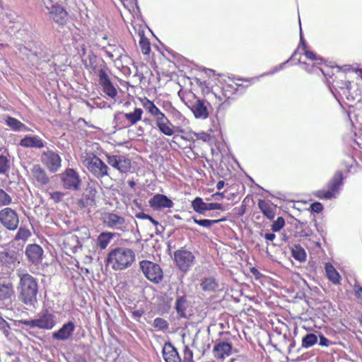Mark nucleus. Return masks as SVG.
Wrapping results in <instances>:
<instances>
[{
	"mask_svg": "<svg viewBox=\"0 0 362 362\" xmlns=\"http://www.w3.org/2000/svg\"><path fill=\"white\" fill-rule=\"evenodd\" d=\"M19 298L28 305H34L37 302V294L38 293V284L37 279L28 273L18 272Z\"/></svg>",
	"mask_w": 362,
	"mask_h": 362,
	"instance_id": "obj_1",
	"label": "nucleus"
},
{
	"mask_svg": "<svg viewBox=\"0 0 362 362\" xmlns=\"http://www.w3.org/2000/svg\"><path fill=\"white\" fill-rule=\"evenodd\" d=\"M135 258V253L132 249L118 247L109 252L107 262L114 270L121 271L129 267Z\"/></svg>",
	"mask_w": 362,
	"mask_h": 362,
	"instance_id": "obj_2",
	"label": "nucleus"
},
{
	"mask_svg": "<svg viewBox=\"0 0 362 362\" xmlns=\"http://www.w3.org/2000/svg\"><path fill=\"white\" fill-rule=\"evenodd\" d=\"M81 162L88 170L95 177L102 178L108 175V166L93 153H85L81 156Z\"/></svg>",
	"mask_w": 362,
	"mask_h": 362,
	"instance_id": "obj_3",
	"label": "nucleus"
},
{
	"mask_svg": "<svg viewBox=\"0 0 362 362\" xmlns=\"http://www.w3.org/2000/svg\"><path fill=\"white\" fill-rule=\"evenodd\" d=\"M103 225L111 230L122 233L129 231V221L125 217L115 211L104 212L101 218Z\"/></svg>",
	"mask_w": 362,
	"mask_h": 362,
	"instance_id": "obj_4",
	"label": "nucleus"
},
{
	"mask_svg": "<svg viewBox=\"0 0 362 362\" xmlns=\"http://www.w3.org/2000/svg\"><path fill=\"white\" fill-rule=\"evenodd\" d=\"M64 189L71 191H79L82 180L79 173L73 168H66L59 175Z\"/></svg>",
	"mask_w": 362,
	"mask_h": 362,
	"instance_id": "obj_5",
	"label": "nucleus"
},
{
	"mask_svg": "<svg viewBox=\"0 0 362 362\" xmlns=\"http://www.w3.org/2000/svg\"><path fill=\"white\" fill-rule=\"evenodd\" d=\"M139 265L144 275L149 281L158 284L163 279V270L158 264L148 260H142L139 262Z\"/></svg>",
	"mask_w": 362,
	"mask_h": 362,
	"instance_id": "obj_6",
	"label": "nucleus"
},
{
	"mask_svg": "<svg viewBox=\"0 0 362 362\" xmlns=\"http://www.w3.org/2000/svg\"><path fill=\"white\" fill-rule=\"evenodd\" d=\"M0 223L7 230H16L19 224L17 212L9 207L1 209L0 211Z\"/></svg>",
	"mask_w": 362,
	"mask_h": 362,
	"instance_id": "obj_7",
	"label": "nucleus"
},
{
	"mask_svg": "<svg viewBox=\"0 0 362 362\" xmlns=\"http://www.w3.org/2000/svg\"><path fill=\"white\" fill-rule=\"evenodd\" d=\"M30 179L37 187H42L48 185L51 178L47 171L40 164H35L30 170Z\"/></svg>",
	"mask_w": 362,
	"mask_h": 362,
	"instance_id": "obj_8",
	"label": "nucleus"
},
{
	"mask_svg": "<svg viewBox=\"0 0 362 362\" xmlns=\"http://www.w3.org/2000/svg\"><path fill=\"white\" fill-rule=\"evenodd\" d=\"M40 160L51 173H56L62 165V159L59 155L49 149L42 152Z\"/></svg>",
	"mask_w": 362,
	"mask_h": 362,
	"instance_id": "obj_9",
	"label": "nucleus"
},
{
	"mask_svg": "<svg viewBox=\"0 0 362 362\" xmlns=\"http://www.w3.org/2000/svg\"><path fill=\"white\" fill-rule=\"evenodd\" d=\"M175 261L178 268L182 272H187L194 262V255L190 251L181 249L175 252Z\"/></svg>",
	"mask_w": 362,
	"mask_h": 362,
	"instance_id": "obj_10",
	"label": "nucleus"
},
{
	"mask_svg": "<svg viewBox=\"0 0 362 362\" xmlns=\"http://www.w3.org/2000/svg\"><path fill=\"white\" fill-rule=\"evenodd\" d=\"M107 162L120 173H127L131 169V160L124 156L106 154Z\"/></svg>",
	"mask_w": 362,
	"mask_h": 362,
	"instance_id": "obj_11",
	"label": "nucleus"
},
{
	"mask_svg": "<svg viewBox=\"0 0 362 362\" xmlns=\"http://www.w3.org/2000/svg\"><path fill=\"white\" fill-rule=\"evenodd\" d=\"M190 307L191 303L188 300L187 296L183 292H179L177 291L175 293L174 308L176 310L177 317L180 318H187Z\"/></svg>",
	"mask_w": 362,
	"mask_h": 362,
	"instance_id": "obj_12",
	"label": "nucleus"
},
{
	"mask_svg": "<svg viewBox=\"0 0 362 362\" xmlns=\"http://www.w3.org/2000/svg\"><path fill=\"white\" fill-rule=\"evenodd\" d=\"M341 181L342 173L341 172H337L328 185V190H318L315 193V195L320 199H331L334 196L335 192L339 188L341 185Z\"/></svg>",
	"mask_w": 362,
	"mask_h": 362,
	"instance_id": "obj_13",
	"label": "nucleus"
},
{
	"mask_svg": "<svg viewBox=\"0 0 362 362\" xmlns=\"http://www.w3.org/2000/svg\"><path fill=\"white\" fill-rule=\"evenodd\" d=\"M99 83L102 86L103 91L110 98H114L117 94L116 88L112 85L110 79L107 74L105 67L98 71Z\"/></svg>",
	"mask_w": 362,
	"mask_h": 362,
	"instance_id": "obj_14",
	"label": "nucleus"
},
{
	"mask_svg": "<svg viewBox=\"0 0 362 362\" xmlns=\"http://www.w3.org/2000/svg\"><path fill=\"white\" fill-rule=\"evenodd\" d=\"M76 326L72 321L64 324L57 332L52 333V338L59 341H66L71 339Z\"/></svg>",
	"mask_w": 362,
	"mask_h": 362,
	"instance_id": "obj_15",
	"label": "nucleus"
},
{
	"mask_svg": "<svg viewBox=\"0 0 362 362\" xmlns=\"http://www.w3.org/2000/svg\"><path fill=\"white\" fill-rule=\"evenodd\" d=\"M54 319L55 316L52 313L45 310L35 319L36 327L39 329H51L56 324Z\"/></svg>",
	"mask_w": 362,
	"mask_h": 362,
	"instance_id": "obj_16",
	"label": "nucleus"
},
{
	"mask_svg": "<svg viewBox=\"0 0 362 362\" xmlns=\"http://www.w3.org/2000/svg\"><path fill=\"white\" fill-rule=\"evenodd\" d=\"M149 206L156 210H160L165 208H171L173 202L165 195L157 194L148 201Z\"/></svg>",
	"mask_w": 362,
	"mask_h": 362,
	"instance_id": "obj_17",
	"label": "nucleus"
},
{
	"mask_svg": "<svg viewBox=\"0 0 362 362\" xmlns=\"http://www.w3.org/2000/svg\"><path fill=\"white\" fill-rule=\"evenodd\" d=\"M232 351L233 348L231 344L226 341L217 342L213 349L214 356L216 359L221 360L229 356L232 354Z\"/></svg>",
	"mask_w": 362,
	"mask_h": 362,
	"instance_id": "obj_18",
	"label": "nucleus"
},
{
	"mask_svg": "<svg viewBox=\"0 0 362 362\" xmlns=\"http://www.w3.org/2000/svg\"><path fill=\"white\" fill-rule=\"evenodd\" d=\"M42 254V248L36 244L28 245L25 250V255L29 261L35 264L41 262Z\"/></svg>",
	"mask_w": 362,
	"mask_h": 362,
	"instance_id": "obj_19",
	"label": "nucleus"
},
{
	"mask_svg": "<svg viewBox=\"0 0 362 362\" xmlns=\"http://www.w3.org/2000/svg\"><path fill=\"white\" fill-rule=\"evenodd\" d=\"M49 17L57 24L64 25L68 19L66 11L60 5L55 6L52 10L49 12Z\"/></svg>",
	"mask_w": 362,
	"mask_h": 362,
	"instance_id": "obj_20",
	"label": "nucleus"
},
{
	"mask_svg": "<svg viewBox=\"0 0 362 362\" xmlns=\"http://www.w3.org/2000/svg\"><path fill=\"white\" fill-rule=\"evenodd\" d=\"M163 356L165 362H181V357L171 343L165 344L163 348Z\"/></svg>",
	"mask_w": 362,
	"mask_h": 362,
	"instance_id": "obj_21",
	"label": "nucleus"
},
{
	"mask_svg": "<svg viewBox=\"0 0 362 362\" xmlns=\"http://www.w3.org/2000/svg\"><path fill=\"white\" fill-rule=\"evenodd\" d=\"M155 122L161 133L166 136H172L174 134V131L171 128L173 124L165 114L160 115V117L155 119Z\"/></svg>",
	"mask_w": 362,
	"mask_h": 362,
	"instance_id": "obj_22",
	"label": "nucleus"
},
{
	"mask_svg": "<svg viewBox=\"0 0 362 362\" xmlns=\"http://www.w3.org/2000/svg\"><path fill=\"white\" fill-rule=\"evenodd\" d=\"M25 148H42L44 147L43 141L38 136H25L19 144Z\"/></svg>",
	"mask_w": 362,
	"mask_h": 362,
	"instance_id": "obj_23",
	"label": "nucleus"
},
{
	"mask_svg": "<svg viewBox=\"0 0 362 362\" xmlns=\"http://www.w3.org/2000/svg\"><path fill=\"white\" fill-rule=\"evenodd\" d=\"M141 103L145 110L155 118H158L160 115L164 114L160 109L153 103V101L148 100L147 98L140 99Z\"/></svg>",
	"mask_w": 362,
	"mask_h": 362,
	"instance_id": "obj_24",
	"label": "nucleus"
},
{
	"mask_svg": "<svg viewBox=\"0 0 362 362\" xmlns=\"http://www.w3.org/2000/svg\"><path fill=\"white\" fill-rule=\"evenodd\" d=\"M192 110L196 118H206L209 115L207 107L203 100H197L192 105Z\"/></svg>",
	"mask_w": 362,
	"mask_h": 362,
	"instance_id": "obj_25",
	"label": "nucleus"
},
{
	"mask_svg": "<svg viewBox=\"0 0 362 362\" xmlns=\"http://www.w3.org/2000/svg\"><path fill=\"white\" fill-rule=\"evenodd\" d=\"M258 207L262 214L269 220L274 219L275 217V207L264 200L259 199L258 201Z\"/></svg>",
	"mask_w": 362,
	"mask_h": 362,
	"instance_id": "obj_26",
	"label": "nucleus"
},
{
	"mask_svg": "<svg viewBox=\"0 0 362 362\" xmlns=\"http://www.w3.org/2000/svg\"><path fill=\"white\" fill-rule=\"evenodd\" d=\"M143 112L142 109L136 107L132 112L124 113V117L130 125H134L141 119Z\"/></svg>",
	"mask_w": 362,
	"mask_h": 362,
	"instance_id": "obj_27",
	"label": "nucleus"
},
{
	"mask_svg": "<svg viewBox=\"0 0 362 362\" xmlns=\"http://www.w3.org/2000/svg\"><path fill=\"white\" fill-rule=\"evenodd\" d=\"M115 234L111 232H103L101 233L98 238L97 243L101 250L105 249L111 240L114 238Z\"/></svg>",
	"mask_w": 362,
	"mask_h": 362,
	"instance_id": "obj_28",
	"label": "nucleus"
},
{
	"mask_svg": "<svg viewBox=\"0 0 362 362\" xmlns=\"http://www.w3.org/2000/svg\"><path fill=\"white\" fill-rule=\"evenodd\" d=\"M325 269L327 278L334 284H339L341 278L334 267L331 264L327 263Z\"/></svg>",
	"mask_w": 362,
	"mask_h": 362,
	"instance_id": "obj_29",
	"label": "nucleus"
},
{
	"mask_svg": "<svg viewBox=\"0 0 362 362\" xmlns=\"http://www.w3.org/2000/svg\"><path fill=\"white\" fill-rule=\"evenodd\" d=\"M6 124L14 131L29 130V129L23 123L12 117H7L6 119Z\"/></svg>",
	"mask_w": 362,
	"mask_h": 362,
	"instance_id": "obj_30",
	"label": "nucleus"
},
{
	"mask_svg": "<svg viewBox=\"0 0 362 362\" xmlns=\"http://www.w3.org/2000/svg\"><path fill=\"white\" fill-rule=\"evenodd\" d=\"M201 288L204 291H214L218 287V284L213 277L204 278L201 284Z\"/></svg>",
	"mask_w": 362,
	"mask_h": 362,
	"instance_id": "obj_31",
	"label": "nucleus"
},
{
	"mask_svg": "<svg viewBox=\"0 0 362 362\" xmlns=\"http://www.w3.org/2000/svg\"><path fill=\"white\" fill-rule=\"evenodd\" d=\"M207 203H205L200 197H196L192 202V207L193 209L200 214H205L206 211Z\"/></svg>",
	"mask_w": 362,
	"mask_h": 362,
	"instance_id": "obj_32",
	"label": "nucleus"
},
{
	"mask_svg": "<svg viewBox=\"0 0 362 362\" xmlns=\"http://www.w3.org/2000/svg\"><path fill=\"white\" fill-rule=\"evenodd\" d=\"M14 291L11 284L2 285L0 286V299L8 300L13 295Z\"/></svg>",
	"mask_w": 362,
	"mask_h": 362,
	"instance_id": "obj_33",
	"label": "nucleus"
},
{
	"mask_svg": "<svg viewBox=\"0 0 362 362\" xmlns=\"http://www.w3.org/2000/svg\"><path fill=\"white\" fill-rule=\"evenodd\" d=\"M317 342V337L313 333L307 334L302 339V346L303 348H309Z\"/></svg>",
	"mask_w": 362,
	"mask_h": 362,
	"instance_id": "obj_34",
	"label": "nucleus"
},
{
	"mask_svg": "<svg viewBox=\"0 0 362 362\" xmlns=\"http://www.w3.org/2000/svg\"><path fill=\"white\" fill-rule=\"evenodd\" d=\"M193 221L202 227L210 228L212 225L217 223L220 221H223L226 218H221L218 220H209V219H197L196 217H192Z\"/></svg>",
	"mask_w": 362,
	"mask_h": 362,
	"instance_id": "obj_35",
	"label": "nucleus"
},
{
	"mask_svg": "<svg viewBox=\"0 0 362 362\" xmlns=\"http://www.w3.org/2000/svg\"><path fill=\"white\" fill-rule=\"evenodd\" d=\"M292 257L300 262H303L306 260V253L305 250L299 246H296L292 250Z\"/></svg>",
	"mask_w": 362,
	"mask_h": 362,
	"instance_id": "obj_36",
	"label": "nucleus"
},
{
	"mask_svg": "<svg viewBox=\"0 0 362 362\" xmlns=\"http://www.w3.org/2000/svg\"><path fill=\"white\" fill-rule=\"evenodd\" d=\"M10 170V161L4 156H0V174L6 175Z\"/></svg>",
	"mask_w": 362,
	"mask_h": 362,
	"instance_id": "obj_37",
	"label": "nucleus"
},
{
	"mask_svg": "<svg viewBox=\"0 0 362 362\" xmlns=\"http://www.w3.org/2000/svg\"><path fill=\"white\" fill-rule=\"evenodd\" d=\"M153 326L156 329H158L162 330V331H165V330L168 329L169 324L163 318L156 317L153 320Z\"/></svg>",
	"mask_w": 362,
	"mask_h": 362,
	"instance_id": "obj_38",
	"label": "nucleus"
},
{
	"mask_svg": "<svg viewBox=\"0 0 362 362\" xmlns=\"http://www.w3.org/2000/svg\"><path fill=\"white\" fill-rule=\"evenodd\" d=\"M30 235V232L28 229L21 227L15 236V240L25 241Z\"/></svg>",
	"mask_w": 362,
	"mask_h": 362,
	"instance_id": "obj_39",
	"label": "nucleus"
},
{
	"mask_svg": "<svg viewBox=\"0 0 362 362\" xmlns=\"http://www.w3.org/2000/svg\"><path fill=\"white\" fill-rule=\"evenodd\" d=\"M12 202V197L4 189H0V206H8Z\"/></svg>",
	"mask_w": 362,
	"mask_h": 362,
	"instance_id": "obj_40",
	"label": "nucleus"
},
{
	"mask_svg": "<svg viewBox=\"0 0 362 362\" xmlns=\"http://www.w3.org/2000/svg\"><path fill=\"white\" fill-rule=\"evenodd\" d=\"M285 226V221L282 217H278L272 224L271 228L274 232L280 231Z\"/></svg>",
	"mask_w": 362,
	"mask_h": 362,
	"instance_id": "obj_41",
	"label": "nucleus"
},
{
	"mask_svg": "<svg viewBox=\"0 0 362 362\" xmlns=\"http://www.w3.org/2000/svg\"><path fill=\"white\" fill-rule=\"evenodd\" d=\"M97 190L93 186L88 185L85 189V192L83 193V197L90 199V202H92L93 201V198L95 196Z\"/></svg>",
	"mask_w": 362,
	"mask_h": 362,
	"instance_id": "obj_42",
	"label": "nucleus"
},
{
	"mask_svg": "<svg viewBox=\"0 0 362 362\" xmlns=\"http://www.w3.org/2000/svg\"><path fill=\"white\" fill-rule=\"evenodd\" d=\"M49 195L52 200H53L56 203H58L62 200V199L64 196V193L62 192L56 191V192H49Z\"/></svg>",
	"mask_w": 362,
	"mask_h": 362,
	"instance_id": "obj_43",
	"label": "nucleus"
},
{
	"mask_svg": "<svg viewBox=\"0 0 362 362\" xmlns=\"http://www.w3.org/2000/svg\"><path fill=\"white\" fill-rule=\"evenodd\" d=\"M141 52L144 54H148L151 51V47L148 42L146 40H141L139 42Z\"/></svg>",
	"mask_w": 362,
	"mask_h": 362,
	"instance_id": "obj_44",
	"label": "nucleus"
},
{
	"mask_svg": "<svg viewBox=\"0 0 362 362\" xmlns=\"http://www.w3.org/2000/svg\"><path fill=\"white\" fill-rule=\"evenodd\" d=\"M181 362H194L193 361L192 351L189 350L187 347H185L184 350V358L183 360L181 359Z\"/></svg>",
	"mask_w": 362,
	"mask_h": 362,
	"instance_id": "obj_45",
	"label": "nucleus"
},
{
	"mask_svg": "<svg viewBox=\"0 0 362 362\" xmlns=\"http://www.w3.org/2000/svg\"><path fill=\"white\" fill-rule=\"evenodd\" d=\"M0 329L2 330L4 334H8L10 326L8 323L1 316H0Z\"/></svg>",
	"mask_w": 362,
	"mask_h": 362,
	"instance_id": "obj_46",
	"label": "nucleus"
},
{
	"mask_svg": "<svg viewBox=\"0 0 362 362\" xmlns=\"http://www.w3.org/2000/svg\"><path fill=\"white\" fill-rule=\"evenodd\" d=\"M221 210L223 211V204L220 203H207L206 211Z\"/></svg>",
	"mask_w": 362,
	"mask_h": 362,
	"instance_id": "obj_47",
	"label": "nucleus"
},
{
	"mask_svg": "<svg viewBox=\"0 0 362 362\" xmlns=\"http://www.w3.org/2000/svg\"><path fill=\"white\" fill-rule=\"evenodd\" d=\"M42 2L48 12L55 8V6L58 5L57 3H54L52 0H42Z\"/></svg>",
	"mask_w": 362,
	"mask_h": 362,
	"instance_id": "obj_48",
	"label": "nucleus"
},
{
	"mask_svg": "<svg viewBox=\"0 0 362 362\" xmlns=\"http://www.w3.org/2000/svg\"><path fill=\"white\" fill-rule=\"evenodd\" d=\"M19 323L21 324V325H24L25 326H28L30 328H34V327H36V320H21L19 321Z\"/></svg>",
	"mask_w": 362,
	"mask_h": 362,
	"instance_id": "obj_49",
	"label": "nucleus"
},
{
	"mask_svg": "<svg viewBox=\"0 0 362 362\" xmlns=\"http://www.w3.org/2000/svg\"><path fill=\"white\" fill-rule=\"evenodd\" d=\"M311 210L315 213H320L322 211V204L320 202H315L310 205Z\"/></svg>",
	"mask_w": 362,
	"mask_h": 362,
	"instance_id": "obj_50",
	"label": "nucleus"
},
{
	"mask_svg": "<svg viewBox=\"0 0 362 362\" xmlns=\"http://www.w3.org/2000/svg\"><path fill=\"white\" fill-rule=\"evenodd\" d=\"M304 54H305L306 58L308 59H310V60L320 59V60H321V59L320 57H317L315 53H313V52H311L310 50L305 49Z\"/></svg>",
	"mask_w": 362,
	"mask_h": 362,
	"instance_id": "obj_51",
	"label": "nucleus"
},
{
	"mask_svg": "<svg viewBox=\"0 0 362 362\" xmlns=\"http://www.w3.org/2000/svg\"><path fill=\"white\" fill-rule=\"evenodd\" d=\"M90 199H88V198L84 197L81 199H78L77 202V205L81 208H85L89 204Z\"/></svg>",
	"mask_w": 362,
	"mask_h": 362,
	"instance_id": "obj_52",
	"label": "nucleus"
},
{
	"mask_svg": "<svg viewBox=\"0 0 362 362\" xmlns=\"http://www.w3.org/2000/svg\"><path fill=\"white\" fill-rule=\"evenodd\" d=\"M329 341L325 337H324L323 335H321L320 337L319 344L320 346H327L329 345Z\"/></svg>",
	"mask_w": 362,
	"mask_h": 362,
	"instance_id": "obj_53",
	"label": "nucleus"
},
{
	"mask_svg": "<svg viewBox=\"0 0 362 362\" xmlns=\"http://www.w3.org/2000/svg\"><path fill=\"white\" fill-rule=\"evenodd\" d=\"M135 216L139 219H148L150 216L146 214H144L143 212H139V213H136L135 214Z\"/></svg>",
	"mask_w": 362,
	"mask_h": 362,
	"instance_id": "obj_54",
	"label": "nucleus"
},
{
	"mask_svg": "<svg viewBox=\"0 0 362 362\" xmlns=\"http://www.w3.org/2000/svg\"><path fill=\"white\" fill-rule=\"evenodd\" d=\"M355 292L358 298H362V287L359 286H355Z\"/></svg>",
	"mask_w": 362,
	"mask_h": 362,
	"instance_id": "obj_55",
	"label": "nucleus"
},
{
	"mask_svg": "<svg viewBox=\"0 0 362 362\" xmlns=\"http://www.w3.org/2000/svg\"><path fill=\"white\" fill-rule=\"evenodd\" d=\"M144 312L140 310H134V312H132V315L133 317H134L136 319H139V317H141V315H143Z\"/></svg>",
	"mask_w": 362,
	"mask_h": 362,
	"instance_id": "obj_56",
	"label": "nucleus"
},
{
	"mask_svg": "<svg viewBox=\"0 0 362 362\" xmlns=\"http://www.w3.org/2000/svg\"><path fill=\"white\" fill-rule=\"evenodd\" d=\"M264 238L267 240L273 241L275 239L276 235H275L274 233H265L264 234Z\"/></svg>",
	"mask_w": 362,
	"mask_h": 362,
	"instance_id": "obj_57",
	"label": "nucleus"
},
{
	"mask_svg": "<svg viewBox=\"0 0 362 362\" xmlns=\"http://www.w3.org/2000/svg\"><path fill=\"white\" fill-rule=\"evenodd\" d=\"M68 240L72 243H76V245L78 244V237L75 235H71L70 237L68 238Z\"/></svg>",
	"mask_w": 362,
	"mask_h": 362,
	"instance_id": "obj_58",
	"label": "nucleus"
},
{
	"mask_svg": "<svg viewBox=\"0 0 362 362\" xmlns=\"http://www.w3.org/2000/svg\"><path fill=\"white\" fill-rule=\"evenodd\" d=\"M224 185L225 182L223 180H220L217 182L216 188L220 190L224 187Z\"/></svg>",
	"mask_w": 362,
	"mask_h": 362,
	"instance_id": "obj_59",
	"label": "nucleus"
},
{
	"mask_svg": "<svg viewBox=\"0 0 362 362\" xmlns=\"http://www.w3.org/2000/svg\"><path fill=\"white\" fill-rule=\"evenodd\" d=\"M156 227H157L159 225V223L156 221L153 218H152L151 216H149L148 219Z\"/></svg>",
	"mask_w": 362,
	"mask_h": 362,
	"instance_id": "obj_60",
	"label": "nucleus"
},
{
	"mask_svg": "<svg viewBox=\"0 0 362 362\" xmlns=\"http://www.w3.org/2000/svg\"><path fill=\"white\" fill-rule=\"evenodd\" d=\"M36 55L40 58V59H43L44 61H46L47 59L48 60V54H45L43 56L39 53V54H36Z\"/></svg>",
	"mask_w": 362,
	"mask_h": 362,
	"instance_id": "obj_61",
	"label": "nucleus"
},
{
	"mask_svg": "<svg viewBox=\"0 0 362 362\" xmlns=\"http://www.w3.org/2000/svg\"><path fill=\"white\" fill-rule=\"evenodd\" d=\"M207 137H208V135L206 134L205 133H202L201 136H199V138L203 139L204 141H206Z\"/></svg>",
	"mask_w": 362,
	"mask_h": 362,
	"instance_id": "obj_62",
	"label": "nucleus"
},
{
	"mask_svg": "<svg viewBox=\"0 0 362 362\" xmlns=\"http://www.w3.org/2000/svg\"><path fill=\"white\" fill-rule=\"evenodd\" d=\"M213 197H218L223 198V192H222V193H218V192L215 193V194H213Z\"/></svg>",
	"mask_w": 362,
	"mask_h": 362,
	"instance_id": "obj_63",
	"label": "nucleus"
},
{
	"mask_svg": "<svg viewBox=\"0 0 362 362\" xmlns=\"http://www.w3.org/2000/svg\"><path fill=\"white\" fill-rule=\"evenodd\" d=\"M129 185L131 187H134V186L135 185V182L133 180H130V181H129Z\"/></svg>",
	"mask_w": 362,
	"mask_h": 362,
	"instance_id": "obj_64",
	"label": "nucleus"
}]
</instances>
